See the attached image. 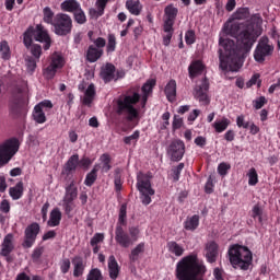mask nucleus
<instances>
[{"instance_id": "1", "label": "nucleus", "mask_w": 280, "mask_h": 280, "mask_svg": "<svg viewBox=\"0 0 280 280\" xmlns=\"http://www.w3.org/2000/svg\"><path fill=\"white\" fill-rule=\"evenodd\" d=\"M264 20L261 15L254 14L249 20L242 23H233L231 26H224L225 34L233 38H219V60L221 71H240L242 69V60L250 54V49L257 43V38L261 36V24Z\"/></svg>"}, {"instance_id": "2", "label": "nucleus", "mask_w": 280, "mask_h": 280, "mask_svg": "<svg viewBox=\"0 0 280 280\" xmlns=\"http://www.w3.org/2000/svg\"><path fill=\"white\" fill-rule=\"evenodd\" d=\"M205 275H207V266L198 259L196 253L185 256L176 265L175 277L177 280H205L202 278Z\"/></svg>"}, {"instance_id": "3", "label": "nucleus", "mask_w": 280, "mask_h": 280, "mask_svg": "<svg viewBox=\"0 0 280 280\" xmlns=\"http://www.w3.org/2000/svg\"><path fill=\"white\" fill-rule=\"evenodd\" d=\"M127 210L128 205L122 203L119 209L118 223L115 230V242L120 246V248H130V246L139 240V228L130 226L129 233L124 230V226L127 224Z\"/></svg>"}, {"instance_id": "4", "label": "nucleus", "mask_w": 280, "mask_h": 280, "mask_svg": "<svg viewBox=\"0 0 280 280\" xmlns=\"http://www.w3.org/2000/svg\"><path fill=\"white\" fill-rule=\"evenodd\" d=\"M139 102H141V94L130 89L116 100L114 110L119 117H126L128 121H132L139 117V110L135 107Z\"/></svg>"}, {"instance_id": "5", "label": "nucleus", "mask_w": 280, "mask_h": 280, "mask_svg": "<svg viewBox=\"0 0 280 280\" xmlns=\"http://www.w3.org/2000/svg\"><path fill=\"white\" fill-rule=\"evenodd\" d=\"M228 257L235 270H248L253 266V252L244 245L233 244L228 249Z\"/></svg>"}, {"instance_id": "6", "label": "nucleus", "mask_w": 280, "mask_h": 280, "mask_svg": "<svg viewBox=\"0 0 280 280\" xmlns=\"http://www.w3.org/2000/svg\"><path fill=\"white\" fill-rule=\"evenodd\" d=\"M152 173H143L139 172L137 175V184L136 187L140 192V200L142 205L148 207L150 202H152V197L154 196L155 191L152 188Z\"/></svg>"}, {"instance_id": "7", "label": "nucleus", "mask_w": 280, "mask_h": 280, "mask_svg": "<svg viewBox=\"0 0 280 280\" xmlns=\"http://www.w3.org/2000/svg\"><path fill=\"white\" fill-rule=\"evenodd\" d=\"M9 115L18 119L27 115V100L25 98V91L18 88L9 101Z\"/></svg>"}, {"instance_id": "8", "label": "nucleus", "mask_w": 280, "mask_h": 280, "mask_svg": "<svg viewBox=\"0 0 280 280\" xmlns=\"http://www.w3.org/2000/svg\"><path fill=\"white\" fill-rule=\"evenodd\" d=\"M273 55L275 44L270 40L268 36L260 37L254 49L255 62H258V65H264V62L270 60Z\"/></svg>"}, {"instance_id": "9", "label": "nucleus", "mask_w": 280, "mask_h": 280, "mask_svg": "<svg viewBox=\"0 0 280 280\" xmlns=\"http://www.w3.org/2000/svg\"><path fill=\"white\" fill-rule=\"evenodd\" d=\"M20 145L21 143L16 138H11L0 144V167L10 163L12 156L19 152Z\"/></svg>"}, {"instance_id": "10", "label": "nucleus", "mask_w": 280, "mask_h": 280, "mask_svg": "<svg viewBox=\"0 0 280 280\" xmlns=\"http://www.w3.org/2000/svg\"><path fill=\"white\" fill-rule=\"evenodd\" d=\"M52 27L57 36H69L73 30V20L67 13H57Z\"/></svg>"}, {"instance_id": "11", "label": "nucleus", "mask_w": 280, "mask_h": 280, "mask_svg": "<svg viewBox=\"0 0 280 280\" xmlns=\"http://www.w3.org/2000/svg\"><path fill=\"white\" fill-rule=\"evenodd\" d=\"M65 67V57L62 54L55 51L50 56L49 65L43 68V77L46 80H54L56 78V74L58 73V70L62 69Z\"/></svg>"}, {"instance_id": "12", "label": "nucleus", "mask_w": 280, "mask_h": 280, "mask_svg": "<svg viewBox=\"0 0 280 280\" xmlns=\"http://www.w3.org/2000/svg\"><path fill=\"white\" fill-rule=\"evenodd\" d=\"M40 233V224L33 222L28 224L24 230V241L22 243L23 248H32L36 244V238Z\"/></svg>"}, {"instance_id": "13", "label": "nucleus", "mask_w": 280, "mask_h": 280, "mask_svg": "<svg viewBox=\"0 0 280 280\" xmlns=\"http://www.w3.org/2000/svg\"><path fill=\"white\" fill-rule=\"evenodd\" d=\"M167 154L173 162L183 161V156H185V142L183 140H173L168 145Z\"/></svg>"}, {"instance_id": "14", "label": "nucleus", "mask_w": 280, "mask_h": 280, "mask_svg": "<svg viewBox=\"0 0 280 280\" xmlns=\"http://www.w3.org/2000/svg\"><path fill=\"white\" fill-rule=\"evenodd\" d=\"M209 80L203 79L201 84L195 86V100H198L203 106H209L211 100H209Z\"/></svg>"}, {"instance_id": "15", "label": "nucleus", "mask_w": 280, "mask_h": 280, "mask_svg": "<svg viewBox=\"0 0 280 280\" xmlns=\"http://www.w3.org/2000/svg\"><path fill=\"white\" fill-rule=\"evenodd\" d=\"M35 40L44 44V49L47 51L51 47V37L43 24H37L34 28Z\"/></svg>"}, {"instance_id": "16", "label": "nucleus", "mask_w": 280, "mask_h": 280, "mask_svg": "<svg viewBox=\"0 0 280 280\" xmlns=\"http://www.w3.org/2000/svg\"><path fill=\"white\" fill-rule=\"evenodd\" d=\"M164 32H170V30L174 27L176 16H178V8H175L173 4H170L164 9Z\"/></svg>"}, {"instance_id": "17", "label": "nucleus", "mask_w": 280, "mask_h": 280, "mask_svg": "<svg viewBox=\"0 0 280 280\" xmlns=\"http://www.w3.org/2000/svg\"><path fill=\"white\" fill-rule=\"evenodd\" d=\"M219 249H220V246L218 245V243H215V241H212L206 244L205 257L208 264H215V261H218V255H220Z\"/></svg>"}, {"instance_id": "18", "label": "nucleus", "mask_w": 280, "mask_h": 280, "mask_svg": "<svg viewBox=\"0 0 280 280\" xmlns=\"http://www.w3.org/2000/svg\"><path fill=\"white\" fill-rule=\"evenodd\" d=\"M205 69H207V66H205L202 60H192L188 66V75L190 80L198 78V75H202V73H205Z\"/></svg>"}, {"instance_id": "19", "label": "nucleus", "mask_w": 280, "mask_h": 280, "mask_svg": "<svg viewBox=\"0 0 280 280\" xmlns=\"http://www.w3.org/2000/svg\"><path fill=\"white\" fill-rule=\"evenodd\" d=\"M73 277H82L84 270H86V260L82 256H74L72 258Z\"/></svg>"}, {"instance_id": "20", "label": "nucleus", "mask_w": 280, "mask_h": 280, "mask_svg": "<svg viewBox=\"0 0 280 280\" xmlns=\"http://www.w3.org/2000/svg\"><path fill=\"white\" fill-rule=\"evenodd\" d=\"M78 163H80V155L78 153L71 155L68 161L66 162L63 166L62 174H66V176H71V173L75 172L78 170Z\"/></svg>"}, {"instance_id": "21", "label": "nucleus", "mask_w": 280, "mask_h": 280, "mask_svg": "<svg viewBox=\"0 0 280 280\" xmlns=\"http://www.w3.org/2000/svg\"><path fill=\"white\" fill-rule=\"evenodd\" d=\"M115 65L113 63H106L104 67L101 69V78L104 80V82H113L115 80Z\"/></svg>"}, {"instance_id": "22", "label": "nucleus", "mask_w": 280, "mask_h": 280, "mask_svg": "<svg viewBox=\"0 0 280 280\" xmlns=\"http://www.w3.org/2000/svg\"><path fill=\"white\" fill-rule=\"evenodd\" d=\"M104 56V49L95 47V45H90L86 50L88 62H97L100 58Z\"/></svg>"}, {"instance_id": "23", "label": "nucleus", "mask_w": 280, "mask_h": 280, "mask_svg": "<svg viewBox=\"0 0 280 280\" xmlns=\"http://www.w3.org/2000/svg\"><path fill=\"white\" fill-rule=\"evenodd\" d=\"M12 240H14V236L12 234H8L4 237L0 250L1 257H8V255H10L12 250H14V244L12 243Z\"/></svg>"}, {"instance_id": "24", "label": "nucleus", "mask_w": 280, "mask_h": 280, "mask_svg": "<svg viewBox=\"0 0 280 280\" xmlns=\"http://www.w3.org/2000/svg\"><path fill=\"white\" fill-rule=\"evenodd\" d=\"M200 226V215L194 214L191 217H187L184 221V229L185 231H190V233H194Z\"/></svg>"}, {"instance_id": "25", "label": "nucleus", "mask_w": 280, "mask_h": 280, "mask_svg": "<svg viewBox=\"0 0 280 280\" xmlns=\"http://www.w3.org/2000/svg\"><path fill=\"white\" fill-rule=\"evenodd\" d=\"M100 163V170L102 172V174H108L109 170H113V164H112V158L110 154L108 153H103L100 159H98Z\"/></svg>"}, {"instance_id": "26", "label": "nucleus", "mask_w": 280, "mask_h": 280, "mask_svg": "<svg viewBox=\"0 0 280 280\" xmlns=\"http://www.w3.org/2000/svg\"><path fill=\"white\" fill-rule=\"evenodd\" d=\"M108 270H109V278L112 280H117V277H119V264L117 262V259L112 255L108 258Z\"/></svg>"}, {"instance_id": "27", "label": "nucleus", "mask_w": 280, "mask_h": 280, "mask_svg": "<svg viewBox=\"0 0 280 280\" xmlns=\"http://www.w3.org/2000/svg\"><path fill=\"white\" fill-rule=\"evenodd\" d=\"M164 93L168 102H176V80L172 79L168 81L164 89Z\"/></svg>"}, {"instance_id": "28", "label": "nucleus", "mask_w": 280, "mask_h": 280, "mask_svg": "<svg viewBox=\"0 0 280 280\" xmlns=\"http://www.w3.org/2000/svg\"><path fill=\"white\" fill-rule=\"evenodd\" d=\"M81 7L78 0H66L60 4L62 12H71L72 14L80 10Z\"/></svg>"}, {"instance_id": "29", "label": "nucleus", "mask_w": 280, "mask_h": 280, "mask_svg": "<svg viewBox=\"0 0 280 280\" xmlns=\"http://www.w3.org/2000/svg\"><path fill=\"white\" fill-rule=\"evenodd\" d=\"M166 248L168 253H172V255H175V257H183V255L185 254V247H183L176 241H170L166 244Z\"/></svg>"}, {"instance_id": "30", "label": "nucleus", "mask_w": 280, "mask_h": 280, "mask_svg": "<svg viewBox=\"0 0 280 280\" xmlns=\"http://www.w3.org/2000/svg\"><path fill=\"white\" fill-rule=\"evenodd\" d=\"M145 253V243H139L133 249H131V253L129 254V260L131 264H135L136 261H139V256L143 255Z\"/></svg>"}, {"instance_id": "31", "label": "nucleus", "mask_w": 280, "mask_h": 280, "mask_svg": "<svg viewBox=\"0 0 280 280\" xmlns=\"http://www.w3.org/2000/svg\"><path fill=\"white\" fill-rule=\"evenodd\" d=\"M78 198V186H75V180H72L67 187H66V194L63 197V200L73 201Z\"/></svg>"}, {"instance_id": "32", "label": "nucleus", "mask_w": 280, "mask_h": 280, "mask_svg": "<svg viewBox=\"0 0 280 280\" xmlns=\"http://www.w3.org/2000/svg\"><path fill=\"white\" fill-rule=\"evenodd\" d=\"M61 220H62V212H60V209L55 208L50 212V218H49L47 224L51 228L60 226Z\"/></svg>"}, {"instance_id": "33", "label": "nucleus", "mask_w": 280, "mask_h": 280, "mask_svg": "<svg viewBox=\"0 0 280 280\" xmlns=\"http://www.w3.org/2000/svg\"><path fill=\"white\" fill-rule=\"evenodd\" d=\"M97 172H100V164H95L90 173L86 174L84 185L86 187H93L95 180H97Z\"/></svg>"}, {"instance_id": "34", "label": "nucleus", "mask_w": 280, "mask_h": 280, "mask_svg": "<svg viewBox=\"0 0 280 280\" xmlns=\"http://www.w3.org/2000/svg\"><path fill=\"white\" fill-rule=\"evenodd\" d=\"M23 182H19L14 187L9 189V195L12 200H21V198H23Z\"/></svg>"}, {"instance_id": "35", "label": "nucleus", "mask_w": 280, "mask_h": 280, "mask_svg": "<svg viewBox=\"0 0 280 280\" xmlns=\"http://www.w3.org/2000/svg\"><path fill=\"white\" fill-rule=\"evenodd\" d=\"M93 100H95V84H90L85 91V95L83 97L84 106H91L93 104Z\"/></svg>"}, {"instance_id": "36", "label": "nucleus", "mask_w": 280, "mask_h": 280, "mask_svg": "<svg viewBox=\"0 0 280 280\" xmlns=\"http://www.w3.org/2000/svg\"><path fill=\"white\" fill-rule=\"evenodd\" d=\"M35 33H34V26L28 27L24 34H23V44L26 47V49H30L32 47V43H34Z\"/></svg>"}, {"instance_id": "37", "label": "nucleus", "mask_w": 280, "mask_h": 280, "mask_svg": "<svg viewBox=\"0 0 280 280\" xmlns=\"http://www.w3.org/2000/svg\"><path fill=\"white\" fill-rule=\"evenodd\" d=\"M126 8L130 14H133L135 16H139V14H141V3L139 1L127 0Z\"/></svg>"}, {"instance_id": "38", "label": "nucleus", "mask_w": 280, "mask_h": 280, "mask_svg": "<svg viewBox=\"0 0 280 280\" xmlns=\"http://www.w3.org/2000/svg\"><path fill=\"white\" fill-rule=\"evenodd\" d=\"M0 56L2 60H10L12 58V50L8 40L0 42Z\"/></svg>"}, {"instance_id": "39", "label": "nucleus", "mask_w": 280, "mask_h": 280, "mask_svg": "<svg viewBox=\"0 0 280 280\" xmlns=\"http://www.w3.org/2000/svg\"><path fill=\"white\" fill-rule=\"evenodd\" d=\"M248 16H250V10L248 8H240L233 13L232 19L234 21H246Z\"/></svg>"}, {"instance_id": "40", "label": "nucleus", "mask_w": 280, "mask_h": 280, "mask_svg": "<svg viewBox=\"0 0 280 280\" xmlns=\"http://www.w3.org/2000/svg\"><path fill=\"white\" fill-rule=\"evenodd\" d=\"M229 126H231V120L226 117H223L221 120H217L213 122V128L215 132H219V133L224 132V130H226Z\"/></svg>"}, {"instance_id": "41", "label": "nucleus", "mask_w": 280, "mask_h": 280, "mask_svg": "<svg viewBox=\"0 0 280 280\" xmlns=\"http://www.w3.org/2000/svg\"><path fill=\"white\" fill-rule=\"evenodd\" d=\"M43 14H44L43 16L44 23H47V25H54V22L56 21V15L51 10V8L49 7L44 8Z\"/></svg>"}, {"instance_id": "42", "label": "nucleus", "mask_w": 280, "mask_h": 280, "mask_svg": "<svg viewBox=\"0 0 280 280\" xmlns=\"http://www.w3.org/2000/svg\"><path fill=\"white\" fill-rule=\"evenodd\" d=\"M33 118L36 124H45V121H47V116H45V112L40 109V106L36 105L34 107Z\"/></svg>"}, {"instance_id": "43", "label": "nucleus", "mask_w": 280, "mask_h": 280, "mask_svg": "<svg viewBox=\"0 0 280 280\" xmlns=\"http://www.w3.org/2000/svg\"><path fill=\"white\" fill-rule=\"evenodd\" d=\"M114 185H115V191H117V194H119V191H121V188L124 185V180L121 179V168L115 170Z\"/></svg>"}, {"instance_id": "44", "label": "nucleus", "mask_w": 280, "mask_h": 280, "mask_svg": "<svg viewBox=\"0 0 280 280\" xmlns=\"http://www.w3.org/2000/svg\"><path fill=\"white\" fill-rule=\"evenodd\" d=\"M247 176H248V185L250 187H255V185L259 183V175L257 174V170H255V167L249 168Z\"/></svg>"}, {"instance_id": "45", "label": "nucleus", "mask_w": 280, "mask_h": 280, "mask_svg": "<svg viewBox=\"0 0 280 280\" xmlns=\"http://www.w3.org/2000/svg\"><path fill=\"white\" fill-rule=\"evenodd\" d=\"M74 21L79 25H84L86 23V14L84 13V10H82V7H79V9L73 13Z\"/></svg>"}, {"instance_id": "46", "label": "nucleus", "mask_w": 280, "mask_h": 280, "mask_svg": "<svg viewBox=\"0 0 280 280\" xmlns=\"http://www.w3.org/2000/svg\"><path fill=\"white\" fill-rule=\"evenodd\" d=\"M107 40V54H113L117 49V37H115V34H109Z\"/></svg>"}, {"instance_id": "47", "label": "nucleus", "mask_w": 280, "mask_h": 280, "mask_svg": "<svg viewBox=\"0 0 280 280\" xmlns=\"http://www.w3.org/2000/svg\"><path fill=\"white\" fill-rule=\"evenodd\" d=\"M139 137H141V131L136 130L131 136H127L124 138V143L126 145H132V143L137 144V141H139Z\"/></svg>"}, {"instance_id": "48", "label": "nucleus", "mask_w": 280, "mask_h": 280, "mask_svg": "<svg viewBox=\"0 0 280 280\" xmlns=\"http://www.w3.org/2000/svg\"><path fill=\"white\" fill-rule=\"evenodd\" d=\"M154 86H156V80H154V79L148 80L142 85V93H143V95H150V93H152Z\"/></svg>"}, {"instance_id": "49", "label": "nucleus", "mask_w": 280, "mask_h": 280, "mask_svg": "<svg viewBox=\"0 0 280 280\" xmlns=\"http://www.w3.org/2000/svg\"><path fill=\"white\" fill-rule=\"evenodd\" d=\"M27 49H30L33 58H36V60H40V56H43V47L40 45L33 44Z\"/></svg>"}, {"instance_id": "50", "label": "nucleus", "mask_w": 280, "mask_h": 280, "mask_svg": "<svg viewBox=\"0 0 280 280\" xmlns=\"http://www.w3.org/2000/svg\"><path fill=\"white\" fill-rule=\"evenodd\" d=\"M261 215H264V210H261L259 205H255L252 210V218H254V220H258L259 224H261V222H264Z\"/></svg>"}, {"instance_id": "51", "label": "nucleus", "mask_w": 280, "mask_h": 280, "mask_svg": "<svg viewBox=\"0 0 280 280\" xmlns=\"http://www.w3.org/2000/svg\"><path fill=\"white\" fill-rule=\"evenodd\" d=\"M104 276H102V270L97 268H93L89 271L86 276V280H103Z\"/></svg>"}, {"instance_id": "52", "label": "nucleus", "mask_w": 280, "mask_h": 280, "mask_svg": "<svg viewBox=\"0 0 280 280\" xmlns=\"http://www.w3.org/2000/svg\"><path fill=\"white\" fill-rule=\"evenodd\" d=\"M59 267L62 275H67L71 270V260L69 258H62L59 262Z\"/></svg>"}, {"instance_id": "53", "label": "nucleus", "mask_w": 280, "mask_h": 280, "mask_svg": "<svg viewBox=\"0 0 280 280\" xmlns=\"http://www.w3.org/2000/svg\"><path fill=\"white\" fill-rule=\"evenodd\" d=\"M185 170V163H179L176 167L172 168L173 172V179L175 183L180 180V173Z\"/></svg>"}, {"instance_id": "54", "label": "nucleus", "mask_w": 280, "mask_h": 280, "mask_svg": "<svg viewBox=\"0 0 280 280\" xmlns=\"http://www.w3.org/2000/svg\"><path fill=\"white\" fill-rule=\"evenodd\" d=\"M266 104H268V100L266 98V96H259L253 101V106L256 110L264 108Z\"/></svg>"}, {"instance_id": "55", "label": "nucleus", "mask_w": 280, "mask_h": 280, "mask_svg": "<svg viewBox=\"0 0 280 280\" xmlns=\"http://www.w3.org/2000/svg\"><path fill=\"white\" fill-rule=\"evenodd\" d=\"M229 170H231V164L222 162L218 166V174H220V176H226V174H229Z\"/></svg>"}, {"instance_id": "56", "label": "nucleus", "mask_w": 280, "mask_h": 280, "mask_svg": "<svg viewBox=\"0 0 280 280\" xmlns=\"http://www.w3.org/2000/svg\"><path fill=\"white\" fill-rule=\"evenodd\" d=\"M213 180H214L213 176L210 175L205 185L206 194H213V188L215 187V184L213 183Z\"/></svg>"}, {"instance_id": "57", "label": "nucleus", "mask_w": 280, "mask_h": 280, "mask_svg": "<svg viewBox=\"0 0 280 280\" xmlns=\"http://www.w3.org/2000/svg\"><path fill=\"white\" fill-rule=\"evenodd\" d=\"M185 40L186 44L194 45V43H196V32L192 30L187 31L185 34Z\"/></svg>"}, {"instance_id": "58", "label": "nucleus", "mask_w": 280, "mask_h": 280, "mask_svg": "<svg viewBox=\"0 0 280 280\" xmlns=\"http://www.w3.org/2000/svg\"><path fill=\"white\" fill-rule=\"evenodd\" d=\"M15 280H43V277L35 275L31 278L30 276H27V273L20 272L16 276Z\"/></svg>"}, {"instance_id": "59", "label": "nucleus", "mask_w": 280, "mask_h": 280, "mask_svg": "<svg viewBox=\"0 0 280 280\" xmlns=\"http://www.w3.org/2000/svg\"><path fill=\"white\" fill-rule=\"evenodd\" d=\"M104 242V234L103 233H96L91 238L90 244L91 246H97V244H102Z\"/></svg>"}, {"instance_id": "60", "label": "nucleus", "mask_w": 280, "mask_h": 280, "mask_svg": "<svg viewBox=\"0 0 280 280\" xmlns=\"http://www.w3.org/2000/svg\"><path fill=\"white\" fill-rule=\"evenodd\" d=\"M92 164H93V161H91V158H86V156L82 158L78 162L79 167H83V170H89V167H91Z\"/></svg>"}, {"instance_id": "61", "label": "nucleus", "mask_w": 280, "mask_h": 280, "mask_svg": "<svg viewBox=\"0 0 280 280\" xmlns=\"http://www.w3.org/2000/svg\"><path fill=\"white\" fill-rule=\"evenodd\" d=\"M236 126L238 128H244L245 130L249 128L250 122L244 120V115H240L236 118Z\"/></svg>"}, {"instance_id": "62", "label": "nucleus", "mask_w": 280, "mask_h": 280, "mask_svg": "<svg viewBox=\"0 0 280 280\" xmlns=\"http://www.w3.org/2000/svg\"><path fill=\"white\" fill-rule=\"evenodd\" d=\"M96 8L97 9H90V15L93 19H100V16H104L105 9L100 8V5H96Z\"/></svg>"}, {"instance_id": "63", "label": "nucleus", "mask_w": 280, "mask_h": 280, "mask_svg": "<svg viewBox=\"0 0 280 280\" xmlns=\"http://www.w3.org/2000/svg\"><path fill=\"white\" fill-rule=\"evenodd\" d=\"M63 209H65L66 215H71V211H73V201L63 199Z\"/></svg>"}, {"instance_id": "64", "label": "nucleus", "mask_w": 280, "mask_h": 280, "mask_svg": "<svg viewBox=\"0 0 280 280\" xmlns=\"http://www.w3.org/2000/svg\"><path fill=\"white\" fill-rule=\"evenodd\" d=\"M26 69L28 73H34L36 71V60H34V58H30L26 61Z\"/></svg>"}]
</instances>
